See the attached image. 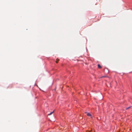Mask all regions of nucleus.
Here are the masks:
<instances>
[{
	"mask_svg": "<svg viewBox=\"0 0 132 132\" xmlns=\"http://www.w3.org/2000/svg\"><path fill=\"white\" fill-rule=\"evenodd\" d=\"M98 68H102L101 65L99 64H98Z\"/></svg>",
	"mask_w": 132,
	"mask_h": 132,
	"instance_id": "2",
	"label": "nucleus"
},
{
	"mask_svg": "<svg viewBox=\"0 0 132 132\" xmlns=\"http://www.w3.org/2000/svg\"><path fill=\"white\" fill-rule=\"evenodd\" d=\"M131 107V106H129L128 108H126V110H128V109H129Z\"/></svg>",
	"mask_w": 132,
	"mask_h": 132,
	"instance_id": "4",
	"label": "nucleus"
},
{
	"mask_svg": "<svg viewBox=\"0 0 132 132\" xmlns=\"http://www.w3.org/2000/svg\"><path fill=\"white\" fill-rule=\"evenodd\" d=\"M54 112V111H53V112H51L50 113L48 114V115H51Z\"/></svg>",
	"mask_w": 132,
	"mask_h": 132,
	"instance_id": "3",
	"label": "nucleus"
},
{
	"mask_svg": "<svg viewBox=\"0 0 132 132\" xmlns=\"http://www.w3.org/2000/svg\"><path fill=\"white\" fill-rule=\"evenodd\" d=\"M106 77V76H103L102 77Z\"/></svg>",
	"mask_w": 132,
	"mask_h": 132,
	"instance_id": "6",
	"label": "nucleus"
},
{
	"mask_svg": "<svg viewBox=\"0 0 132 132\" xmlns=\"http://www.w3.org/2000/svg\"><path fill=\"white\" fill-rule=\"evenodd\" d=\"M56 63H58V61L59 60L58 59H57L56 60Z\"/></svg>",
	"mask_w": 132,
	"mask_h": 132,
	"instance_id": "5",
	"label": "nucleus"
},
{
	"mask_svg": "<svg viewBox=\"0 0 132 132\" xmlns=\"http://www.w3.org/2000/svg\"><path fill=\"white\" fill-rule=\"evenodd\" d=\"M87 116L90 117L91 118H92V115L89 113H87Z\"/></svg>",
	"mask_w": 132,
	"mask_h": 132,
	"instance_id": "1",
	"label": "nucleus"
}]
</instances>
